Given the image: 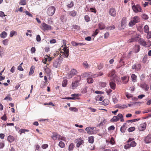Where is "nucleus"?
<instances>
[{
  "mask_svg": "<svg viewBox=\"0 0 151 151\" xmlns=\"http://www.w3.org/2000/svg\"><path fill=\"white\" fill-rule=\"evenodd\" d=\"M140 21V18L139 17L135 16L131 19L129 24V26L132 27L136 23H138Z\"/></svg>",
  "mask_w": 151,
  "mask_h": 151,
  "instance_id": "f257e3e1",
  "label": "nucleus"
},
{
  "mask_svg": "<svg viewBox=\"0 0 151 151\" xmlns=\"http://www.w3.org/2000/svg\"><path fill=\"white\" fill-rule=\"evenodd\" d=\"M108 77L111 80L115 81L118 79V77L115 74V71L114 70H112L108 75Z\"/></svg>",
  "mask_w": 151,
  "mask_h": 151,
  "instance_id": "f03ea898",
  "label": "nucleus"
},
{
  "mask_svg": "<svg viewBox=\"0 0 151 151\" xmlns=\"http://www.w3.org/2000/svg\"><path fill=\"white\" fill-rule=\"evenodd\" d=\"M56 8L55 7L51 6H50L47 11V14L49 16H51L54 14Z\"/></svg>",
  "mask_w": 151,
  "mask_h": 151,
  "instance_id": "7ed1b4c3",
  "label": "nucleus"
},
{
  "mask_svg": "<svg viewBox=\"0 0 151 151\" xmlns=\"http://www.w3.org/2000/svg\"><path fill=\"white\" fill-rule=\"evenodd\" d=\"M132 8L134 12L135 13L142 12L141 7L139 4L134 5L132 6Z\"/></svg>",
  "mask_w": 151,
  "mask_h": 151,
  "instance_id": "20e7f679",
  "label": "nucleus"
},
{
  "mask_svg": "<svg viewBox=\"0 0 151 151\" xmlns=\"http://www.w3.org/2000/svg\"><path fill=\"white\" fill-rule=\"evenodd\" d=\"M140 35L139 34H137L135 35L133 37L129 39L128 41V43H130L137 41L138 39L139 38Z\"/></svg>",
  "mask_w": 151,
  "mask_h": 151,
  "instance_id": "39448f33",
  "label": "nucleus"
},
{
  "mask_svg": "<svg viewBox=\"0 0 151 151\" xmlns=\"http://www.w3.org/2000/svg\"><path fill=\"white\" fill-rule=\"evenodd\" d=\"M94 128L88 127H86L85 130L87 131V133L89 134H95Z\"/></svg>",
  "mask_w": 151,
  "mask_h": 151,
  "instance_id": "423d86ee",
  "label": "nucleus"
},
{
  "mask_svg": "<svg viewBox=\"0 0 151 151\" xmlns=\"http://www.w3.org/2000/svg\"><path fill=\"white\" fill-rule=\"evenodd\" d=\"M52 59V58L47 55H46L42 58V61L45 64H46L47 61L50 62Z\"/></svg>",
  "mask_w": 151,
  "mask_h": 151,
  "instance_id": "0eeeda50",
  "label": "nucleus"
},
{
  "mask_svg": "<svg viewBox=\"0 0 151 151\" xmlns=\"http://www.w3.org/2000/svg\"><path fill=\"white\" fill-rule=\"evenodd\" d=\"M51 137L54 140H56L57 139L59 140H60V139L61 138V136L58 134L56 132H53L52 133V134L51 136Z\"/></svg>",
  "mask_w": 151,
  "mask_h": 151,
  "instance_id": "6e6552de",
  "label": "nucleus"
},
{
  "mask_svg": "<svg viewBox=\"0 0 151 151\" xmlns=\"http://www.w3.org/2000/svg\"><path fill=\"white\" fill-rule=\"evenodd\" d=\"M42 26L45 30H49L52 29V27L44 22L42 24Z\"/></svg>",
  "mask_w": 151,
  "mask_h": 151,
  "instance_id": "1a4fd4ad",
  "label": "nucleus"
},
{
  "mask_svg": "<svg viewBox=\"0 0 151 151\" xmlns=\"http://www.w3.org/2000/svg\"><path fill=\"white\" fill-rule=\"evenodd\" d=\"M109 15L112 17H114L116 16V11L114 8H110L109 10Z\"/></svg>",
  "mask_w": 151,
  "mask_h": 151,
  "instance_id": "9d476101",
  "label": "nucleus"
},
{
  "mask_svg": "<svg viewBox=\"0 0 151 151\" xmlns=\"http://www.w3.org/2000/svg\"><path fill=\"white\" fill-rule=\"evenodd\" d=\"M75 142L77 143V147H78L83 143V141L81 138H80L76 140Z\"/></svg>",
  "mask_w": 151,
  "mask_h": 151,
  "instance_id": "9b49d317",
  "label": "nucleus"
},
{
  "mask_svg": "<svg viewBox=\"0 0 151 151\" xmlns=\"http://www.w3.org/2000/svg\"><path fill=\"white\" fill-rule=\"evenodd\" d=\"M144 142L146 144L151 142V135L150 134L146 136L144 139Z\"/></svg>",
  "mask_w": 151,
  "mask_h": 151,
  "instance_id": "f8f14e48",
  "label": "nucleus"
},
{
  "mask_svg": "<svg viewBox=\"0 0 151 151\" xmlns=\"http://www.w3.org/2000/svg\"><path fill=\"white\" fill-rule=\"evenodd\" d=\"M146 124L145 122H144L140 124L138 127L140 131H143L146 128Z\"/></svg>",
  "mask_w": 151,
  "mask_h": 151,
  "instance_id": "ddd939ff",
  "label": "nucleus"
},
{
  "mask_svg": "<svg viewBox=\"0 0 151 151\" xmlns=\"http://www.w3.org/2000/svg\"><path fill=\"white\" fill-rule=\"evenodd\" d=\"M63 50L64 52H63V53L64 54L65 57H68L69 55V49L68 48V47L66 46L64 47L63 49Z\"/></svg>",
  "mask_w": 151,
  "mask_h": 151,
  "instance_id": "4468645a",
  "label": "nucleus"
},
{
  "mask_svg": "<svg viewBox=\"0 0 151 151\" xmlns=\"http://www.w3.org/2000/svg\"><path fill=\"white\" fill-rule=\"evenodd\" d=\"M92 76V73L90 72H86L81 74V76L82 78H84L86 77H90Z\"/></svg>",
  "mask_w": 151,
  "mask_h": 151,
  "instance_id": "2eb2a0df",
  "label": "nucleus"
},
{
  "mask_svg": "<svg viewBox=\"0 0 151 151\" xmlns=\"http://www.w3.org/2000/svg\"><path fill=\"white\" fill-rule=\"evenodd\" d=\"M60 62L59 60L58 59L55 60L53 62V65L55 68H57L59 66L60 64Z\"/></svg>",
  "mask_w": 151,
  "mask_h": 151,
  "instance_id": "dca6fc26",
  "label": "nucleus"
},
{
  "mask_svg": "<svg viewBox=\"0 0 151 151\" xmlns=\"http://www.w3.org/2000/svg\"><path fill=\"white\" fill-rule=\"evenodd\" d=\"M141 87L146 91H147L149 88L148 85L146 83L142 84L141 85Z\"/></svg>",
  "mask_w": 151,
  "mask_h": 151,
  "instance_id": "f3484780",
  "label": "nucleus"
},
{
  "mask_svg": "<svg viewBox=\"0 0 151 151\" xmlns=\"http://www.w3.org/2000/svg\"><path fill=\"white\" fill-rule=\"evenodd\" d=\"M122 80L123 83H127L128 81L129 77L127 76H124L122 78Z\"/></svg>",
  "mask_w": 151,
  "mask_h": 151,
  "instance_id": "a211bd4d",
  "label": "nucleus"
},
{
  "mask_svg": "<svg viewBox=\"0 0 151 151\" xmlns=\"http://www.w3.org/2000/svg\"><path fill=\"white\" fill-rule=\"evenodd\" d=\"M79 83L78 81L73 82L72 83V88L74 89L79 85Z\"/></svg>",
  "mask_w": 151,
  "mask_h": 151,
  "instance_id": "6ab92c4d",
  "label": "nucleus"
},
{
  "mask_svg": "<svg viewBox=\"0 0 151 151\" xmlns=\"http://www.w3.org/2000/svg\"><path fill=\"white\" fill-rule=\"evenodd\" d=\"M77 12L76 11L73 10L68 12V15L69 16H71L72 17H74L77 14Z\"/></svg>",
  "mask_w": 151,
  "mask_h": 151,
  "instance_id": "aec40b11",
  "label": "nucleus"
},
{
  "mask_svg": "<svg viewBox=\"0 0 151 151\" xmlns=\"http://www.w3.org/2000/svg\"><path fill=\"white\" fill-rule=\"evenodd\" d=\"M139 44L144 46H145L147 45L146 42L142 39H140L139 40Z\"/></svg>",
  "mask_w": 151,
  "mask_h": 151,
  "instance_id": "412c9836",
  "label": "nucleus"
},
{
  "mask_svg": "<svg viewBox=\"0 0 151 151\" xmlns=\"http://www.w3.org/2000/svg\"><path fill=\"white\" fill-rule=\"evenodd\" d=\"M109 85L112 89L114 90L115 89L116 84L114 81H111L109 83Z\"/></svg>",
  "mask_w": 151,
  "mask_h": 151,
  "instance_id": "4be33fe9",
  "label": "nucleus"
},
{
  "mask_svg": "<svg viewBox=\"0 0 151 151\" xmlns=\"http://www.w3.org/2000/svg\"><path fill=\"white\" fill-rule=\"evenodd\" d=\"M119 118L117 116H114L111 119L110 121L111 122H115L118 121L119 120Z\"/></svg>",
  "mask_w": 151,
  "mask_h": 151,
  "instance_id": "5701e85b",
  "label": "nucleus"
},
{
  "mask_svg": "<svg viewBox=\"0 0 151 151\" xmlns=\"http://www.w3.org/2000/svg\"><path fill=\"white\" fill-rule=\"evenodd\" d=\"M92 77L93 78V75H92V76L88 78L87 79V81L88 83H93V79L92 78Z\"/></svg>",
  "mask_w": 151,
  "mask_h": 151,
  "instance_id": "b1692460",
  "label": "nucleus"
},
{
  "mask_svg": "<svg viewBox=\"0 0 151 151\" xmlns=\"http://www.w3.org/2000/svg\"><path fill=\"white\" fill-rule=\"evenodd\" d=\"M125 124H124L122 126L121 128H120V131L122 133H124L125 132V131L126 130L127 127L125 125Z\"/></svg>",
  "mask_w": 151,
  "mask_h": 151,
  "instance_id": "393cba45",
  "label": "nucleus"
},
{
  "mask_svg": "<svg viewBox=\"0 0 151 151\" xmlns=\"http://www.w3.org/2000/svg\"><path fill=\"white\" fill-rule=\"evenodd\" d=\"M140 46L139 45H136L134 47V50L135 53L138 52L139 50Z\"/></svg>",
  "mask_w": 151,
  "mask_h": 151,
  "instance_id": "a878e982",
  "label": "nucleus"
},
{
  "mask_svg": "<svg viewBox=\"0 0 151 151\" xmlns=\"http://www.w3.org/2000/svg\"><path fill=\"white\" fill-rule=\"evenodd\" d=\"M83 65L85 69L88 68L90 66V65L88 64L86 61H85L83 63Z\"/></svg>",
  "mask_w": 151,
  "mask_h": 151,
  "instance_id": "bb28decb",
  "label": "nucleus"
},
{
  "mask_svg": "<svg viewBox=\"0 0 151 151\" xmlns=\"http://www.w3.org/2000/svg\"><path fill=\"white\" fill-rule=\"evenodd\" d=\"M116 107L119 109H124L127 107V106L125 105H122L118 104L116 105Z\"/></svg>",
  "mask_w": 151,
  "mask_h": 151,
  "instance_id": "cd10ccee",
  "label": "nucleus"
},
{
  "mask_svg": "<svg viewBox=\"0 0 151 151\" xmlns=\"http://www.w3.org/2000/svg\"><path fill=\"white\" fill-rule=\"evenodd\" d=\"M7 35V34L6 32L4 31L1 34L0 36L2 38H5L6 37Z\"/></svg>",
  "mask_w": 151,
  "mask_h": 151,
  "instance_id": "c85d7f7f",
  "label": "nucleus"
},
{
  "mask_svg": "<svg viewBox=\"0 0 151 151\" xmlns=\"http://www.w3.org/2000/svg\"><path fill=\"white\" fill-rule=\"evenodd\" d=\"M132 80L133 82H135L136 81L137 76L134 74H132L131 76Z\"/></svg>",
  "mask_w": 151,
  "mask_h": 151,
  "instance_id": "c756f323",
  "label": "nucleus"
},
{
  "mask_svg": "<svg viewBox=\"0 0 151 151\" xmlns=\"http://www.w3.org/2000/svg\"><path fill=\"white\" fill-rule=\"evenodd\" d=\"M60 19L62 22H65L67 20V18L65 17L64 15H61L60 17Z\"/></svg>",
  "mask_w": 151,
  "mask_h": 151,
  "instance_id": "7c9ffc66",
  "label": "nucleus"
},
{
  "mask_svg": "<svg viewBox=\"0 0 151 151\" xmlns=\"http://www.w3.org/2000/svg\"><path fill=\"white\" fill-rule=\"evenodd\" d=\"M8 140L10 142H12L14 140V137L11 135H9L8 137Z\"/></svg>",
  "mask_w": 151,
  "mask_h": 151,
  "instance_id": "2f4dec72",
  "label": "nucleus"
},
{
  "mask_svg": "<svg viewBox=\"0 0 151 151\" xmlns=\"http://www.w3.org/2000/svg\"><path fill=\"white\" fill-rule=\"evenodd\" d=\"M99 26L100 29H102L105 28V25L102 23H100L99 24Z\"/></svg>",
  "mask_w": 151,
  "mask_h": 151,
  "instance_id": "473e14b6",
  "label": "nucleus"
},
{
  "mask_svg": "<svg viewBox=\"0 0 151 151\" xmlns=\"http://www.w3.org/2000/svg\"><path fill=\"white\" fill-rule=\"evenodd\" d=\"M104 99V97L100 95H98L96 98V100L97 101H102Z\"/></svg>",
  "mask_w": 151,
  "mask_h": 151,
  "instance_id": "72a5a7b5",
  "label": "nucleus"
},
{
  "mask_svg": "<svg viewBox=\"0 0 151 151\" xmlns=\"http://www.w3.org/2000/svg\"><path fill=\"white\" fill-rule=\"evenodd\" d=\"M106 142L107 143H108L109 142L112 145H113V144H114V140L113 137H111L109 141H108L107 140H106Z\"/></svg>",
  "mask_w": 151,
  "mask_h": 151,
  "instance_id": "f704fd0d",
  "label": "nucleus"
},
{
  "mask_svg": "<svg viewBox=\"0 0 151 151\" xmlns=\"http://www.w3.org/2000/svg\"><path fill=\"white\" fill-rule=\"evenodd\" d=\"M69 109L72 111L76 112L78 111V109L77 108L75 107H70L69 108Z\"/></svg>",
  "mask_w": 151,
  "mask_h": 151,
  "instance_id": "c9c22d12",
  "label": "nucleus"
},
{
  "mask_svg": "<svg viewBox=\"0 0 151 151\" xmlns=\"http://www.w3.org/2000/svg\"><path fill=\"white\" fill-rule=\"evenodd\" d=\"M70 73L73 76L76 75L77 73V70L74 69H72L70 71Z\"/></svg>",
  "mask_w": 151,
  "mask_h": 151,
  "instance_id": "e433bc0d",
  "label": "nucleus"
},
{
  "mask_svg": "<svg viewBox=\"0 0 151 151\" xmlns=\"http://www.w3.org/2000/svg\"><path fill=\"white\" fill-rule=\"evenodd\" d=\"M10 94H8L4 99L7 101H11L12 99L10 96Z\"/></svg>",
  "mask_w": 151,
  "mask_h": 151,
  "instance_id": "4c0bfd02",
  "label": "nucleus"
},
{
  "mask_svg": "<svg viewBox=\"0 0 151 151\" xmlns=\"http://www.w3.org/2000/svg\"><path fill=\"white\" fill-rule=\"evenodd\" d=\"M126 96L128 99H130V98H132V99H133L132 95L131 94L129 93L128 92H126Z\"/></svg>",
  "mask_w": 151,
  "mask_h": 151,
  "instance_id": "58836bf2",
  "label": "nucleus"
},
{
  "mask_svg": "<svg viewBox=\"0 0 151 151\" xmlns=\"http://www.w3.org/2000/svg\"><path fill=\"white\" fill-rule=\"evenodd\" d=\"M115 28V27L114 25L111 26L109 27H106V29L107 30H111L114 29Z\"/></svg>",
  "mask_w": 151,
  "mask_h": 151,
  "instance_id": "ea45409f",
  "label": "nucleus"
},
{
  "mask_svg": "<svg viewBox=\"0 0 151 151\" xmlns=\"http://www.w3.org/2000/svg\"><path fill=\"white\" fill-rule=\"evenodd\" d=\"M89 142L91 143H93L94 142V138L92 136H91L88 137Z\"/></svg>",
  "mask_w": 151,
  "mask_h": 151,
  "instance_id": "a19ab883",
  "label": "nucleus"
},
{
  "mask_svg": "<svg viewBox=\"0 0 151 151\" xmlns=\"http://www.w3.org/2000/svg\"><path fill=\"white\" fill-rule=\"evenodd\" d=\"M58 145L60 147L62 148L64 147L65 146V144L62 141H60L59 142Z\"/></svg>",
  "mask_w": 151,
  "mask_h": 151,
  "instance_id": "79ce46f5",
  "label": "nucleus"
},
{
  "mask_svg": "<svg viewBox=\"0 0 151 151\" xmlns=\"http://www.w3.org/2000/svg\"><path fill=\"white\" fill-rule=\"evenodd\" d=\"M103 75V72H100L98 74H96L93 75V78H95L96 77H97L98 76H102Z\"/></svg>",
  "mask_w": 151,
  "mask_h": 151,
  "instance_id": "37998d69",
  "label": "nucleus"
},
{
  "mask_svg": "<svg viewBox=\"0 0 151 151\" xmlns=\"http://www.w3.org/2000/svg\"><path fill=\"white\" fill-rule=\"evenodd\" d=\"M144 31L145 32L147 33L149 32V27L147 25L145 26L144 28Z\"/></svg>",
  "mask_w": 151,
  "mask_h": 151,
  "instance_id": "c03bdc74",
  "label": "nucleus"
},
{
  "mask_svg": "<svg viewBox=\"0 0 151 151\" xmlns=\"http://www.w3.org/2000/svg\"><path fill=\"white\" fill-rule=\"evenodd\" d=\"M130 146L132 147H134L136 146L137 144L134 141H132L130 143Z\"/></svg>",
  "mask_w": 151,
  "mask_h": 151,
  "instance_id": "a18cd8bd",
  "label": "nucleus"
},
{
  "mask_svg": "<svg viewBox=\"0 0 151 151\" xmlns=\"http://www.w3.org/2000/svg\"><path fill=\"white\" fill-rule=\"evenodd\" d=\"M141 17L143 19L145 20L149 18L148 16L145 14H142Z\"/></svg>",
  "mask_w": 151,
  "mask_h": 151,
  "instance_id": "49530a36",
  "label": "nucleus"
},
{
  "mask_svg": "<svg viewBox=\"0 0 151 151\" xmlns=\"http://www.w3.org/2000/svg\"><path fill=\"white\" fill-rule=\"evenodd\" d=\"M73 147L74 145L73 144L71 143L70 144L69 146L68 150L69 151H71L73 150Z\"/></svg>",
  "mask_w": 151,
  "mask_h": 151,
  "instance_id": "de8ad7c7",
  "label": "nucleus"
},
{
  "mask_svg": "<svg viewBox=\"0 0 151 151\" xmlns=\"http://www.w3.org/2000/svg\"><path fill=\"white\" fill-rule=\"evenodd\" d=\"M139 120V119H135L132 120H128L127 121V122H134L137 121H138Z\"/></svg>",
  "mask_w": 151,
  "mask_h": 151,
  "instance_id": "09e8293b",
  "label": "nucleus"
},
{
  "mask_svg": "<svg viewBox=\"0 0 151 151\" xmlns=\"http://www.w3.org/2000/svg\"><path fill=\"white\" fill-rule=\"evenodd\" d=\"M19 4L22 5H24L26 4V0H21Z\"/></svg>",
  "mask_w": 151,
  "mask_h": 151,
  "instance_id": "8fccbe9b",
  "label": "nucleus"
},
{
  "mask_svg": "<svg viewBox=\"0 0 151 151\" xmlns=\"http://www.w3.org/2000/svg\"><path fill=\"white\" fill-rule=\"evenodd\" d=\"M73 76L70 73V72L68 73L66 76V78H72Z\"/></svg>",
  "mask_w": 151,
  "mask_h": 151,
  "instance_id": "3c124183",
  "label": "nucleus"
},
{
  "mask_svg": "<svg viewBox=\"0 0 151 151\" xmlns=\"http://www.w3.org/2000/svg\"><path fill=\"white\" fill-rule=\"evenodd\" d=\"M131 147L130 143H128L125 145L124 146V148L126 149H129Z\"/></svg>",
  "mask_w": 151,
  "mask_h": 151,
  "instance_id": "603ef678",
  "label": "nucleus"
},
{
  "mask_svg": "<svg viewBox=\"0 0 151 151\" xmlns=\"http://www.w3.org/2000/svg\"><path fill=\"white\" fill-rule=\"evenodd\" d=\"M33 67V66H32L30 69V71L29 73V75H32V74H33V73L34 72V71L32 68Z\"/></svg>",
  "mask_w": 151,
  "mask_h": 151,
  "instance_id": "864d4df0",
  "label": "nucleus"
},
{
  "mask_svg": "<svg viewBox=\"0 0 151 151\" xmlns=\"http://www.w3.org/2000/svg\"><path fill=\"white\" fill-rule=\"evenodd\" d=\"M88 88L86 87L83 88L82 90V93H86L87 91Z\"/></svg>",
  "mask_w": 151,
  "mask_h": 151,
  "instance_id": "5fc2aeb1",
  "label": "nucleus"
},
{
  "mask_svg": "<svg viewBox=\"0 0 151 151\" xmlns=\"http://www.w3.org/2000/svg\"><path fill=\"white\" fill-rule=\"evenodd\" d=\"M79 94H77V93H74L73 94H72L71 95V96L73 97V98H75V99L78 96H79Z\"/></svg>",
  "mask_w": 151,
  "mask_h": 151,
  "instance_id": "6e6d98bb",
  "label": "nucleus"
},
{
  "mask_svg": "<svg viewBox=\"0 0 151 151\" xmlns=\"http://www.w3.org/2000/svg\"><path fill=\"white\" fill-rule=\"evenodd\" d=\"M135 128L134 127H132L129 128L128 130L129 132H132L135 130Z\"/></svg>",
  "mask_w": 151,
  "mask_h": 151,
  "instance_id": "4d7b16f0",
  "label": "nucleus"
},
{
  "mask_svg": "<svg viewBox=\"0 0 151 151\" xmlns=\"http://www.w3.org/2000/svg\"><path fill=\"white\" fill-rule=\"evenodd\" d=\"M85 20L87 22H88L90 21V18L88 15H86L84 17Z\"/></svg>",
  "mask_w": 151,
  "mask_h": 151,
  "instance_id": "13d9d810",
  "label": "nucleus"
},
{
  "mask_svg": "<svg viewBox=\"0 0 151 151\" xmlns=\"http://www.w3.org/2000/svg\"><path fill=\"white\" fill-rule=\"evenodd\" d=\"M8 40L6 39L4 40L2 42L5 45H6L8 44Z\"/></svg>",
  "mask_w": 151,
  "mask_h": 151,
  "instance_id": "bf43d9fd",
  "label": "nucleus"
},
{
  "mask_svg": "<svg viewBox=\"0 0 151 151\" xmlns=\"http://www.w3.org/2000/svg\"><path fill=\"white\" fill-rule=\"evenodd\" d=\"M67 81L66 80H64L62 83V85L63 87H65L67 84Z\"/></svg>",
  "mask_w": 151,
  "mask_h": 151,
  "instance_id": "052dcab7",
  "label": "nucleus"
},
{
  "mask_svg": "<svg viewBox=\"0 0 151 151\" xmlns=\"http://www.w3.org/2000/svg\"><path fill=\"white\" fill-rule=\"evenodd\" d=\"M147 55H145L144 56L142 59V61L143 63H145L146 62L147 59Z\"/></svg>",
  "mask_w": 151,
  "mask_h": 151,
  "instance_id": "680f3d73",
  "label": "nucleus"
},
{
  "mask_svg": "<svg viewBox=\"0 0 151 151\" xmlns=\"http://www.w3.org/2000/svg\"><path fill=\"white\" fill-rule=\"evenodd\" d=\"M74 5V3L73 1H71L70 3V4H69L67 5V6L68 8H71Z\"/></svg>",
  "mask_w": 151,
  "mask_h": 151,
  "instance_id": "e2e57ef3",
  "label": "nucleus"
},
{
  "mask_svg": "<svg viewBox=\"0 0 151 151\" xmlns=\"http://www.w3.org/2000/svg\"><path fill=\"white\" fill-rule=\"evenodd\" d=\"M4 146V143L3 142L0 143V148H3Z\"/></svg>",
  "mask_w": 151,
  "mask_h": 151,
  "instance_id": "0e129e2a",
  "label": "nucleus"
},
{
  "mask_svg": "<svg viewBox=\"0 0 151 151\" xmlns=\"http://www.w3.org/2000/svg\"><path fill=\"white\" fill-rule=\"evenodd\" d=\"M25 13L27 15H28L29 17H32V15L29 12L27 11H26L25 12Z\"/></svg>",
  "mask_w": 151,
  "mask_h": 151,
  "instance_id": "69168bd1",
  "label": "nucleus"
},
{
  "mask_svg": "<svg viewBox=\"0 0 151 151\" xmlns=\"http://www.w3.org/2000/svg\"><path fill=\"white\" fill-rule=\"evenodd\" d=\"M16 32L14 31H12L11 32L10 34V36L11 37H12L13 35L15 34V33H16Z\"/></svg>",
  "mask_w": 151,
  "mask_h": 151,
  "instance_id": "338daca9",
  "label": "nucleus"
},
{
  "mask_svg": "<svg viewBox=\"0 0 151 151\" xmlns=\"http://www.w3.org/2000/svg\"><path fill=\"white\" fill-rule=\"evenodd\" d=\"M100 85L102 88H104L106 86V83L104 82H101V83Z\"/></svg>",
  "mask_w": 151,
  "mask_h": 151,
  "instance_id": "774afa93",
  "label": "nucleus"
}]
</instances>
